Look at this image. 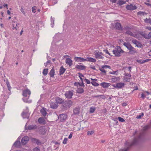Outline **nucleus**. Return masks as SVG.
<instances>
[{"mask_svg":"<svg viewBox=\"0 0 151 151\" xmlns=\"http://www.w3.org/2000/svg\"><path fill=\"white\" fill-rule=\"evenodd\" d=\"M75 68L77 69L80 70H83L86 68V66L81 65H77L76 66Z\"/></svg>","mask_w":151,"mask_h":151,"instance_id":"nucleus-14","label":"nucleus"},{"mask_svg":"<svg viewBox=\"0 0 151 151\" xmlns=\"http://www.w3.org/2000/svg\"><path fill=\"white\" fill-rule=\"evenodd\" d=\"M146 96V95H145V93H142L141 94V98L142 99H144L145 97Z\"/></svg>","mask_w":151,"mask_h":151,"instance_id":"nucleus-51","label":"nucleus"},{"mask_svg":"<svg viewBox=\"0 0 151 151\" xmlns=\"http://www.w3.org/2000/svg\"><path fill=\"white\" fill-rule=\"evenodd\" d=\"M6 83L8 88V90L10 91L11 89V87L9 84V82L8 81H6Z\"/></svg>","mask_w":151,"mask_h":151,"instance_id":"nucleus-38","label":"nucleus"},{"mask_svg":"<svg viewBox=\"0 0 151 151\" xmlns=\"http://www.w3.org/2000/svg\"><path fill=\"white\" fill-rule=\"evenodd\" d=\"M31 94L30 91L28 89H27L23 91L22 95L24 97L23 99L24 102L30 103L32 102V101L28 100V98Z\"/></svg>","mask_w":151,"mask_h":151,"instance_id":"nucleus-1","label":"nucleus"},{"mask_svg":"<svg viewBox=\"0 0 151 151\" xmlns=\"http://www.w3.org/2000/svg\"><path fill=\"white\" fill-rule=\"evenodd\" d=\"M36 6H34L32 8V12L33 13L36 12Z\"/></svg>","mask_w":151,"mask_h":151,"instance_id":"nucleus-50","label":"nucleus"},{"mask_svg":"<svg viewBox=\"0 0 151 151\" xmlns=\"http://www.w3.org/2000/svg\"><path fill=\"white\" fill-rule=\"evenodd\" d=\"M29 115L30 114L29 112V110L27 108H26L24 110L22 114V115L23 118L28 119Z\"/></svg>","mask_w":151,"mask_h":151,"instance_id":"nucleus-5","label":"nucleus"},{"mask_svg":"<svg viewBox=\"0 0 151 151\" xmlns=\"http://www.w3.org/2000/svg\"><path fill=\"white\" fill-rule=\"evenodd\" d=\"M36 128V127L35 125H30L28 126L27 129H35Z\"/></svg>","mask_w":151,"mask_h":151,"instance_id":"nucleus-33","label":"nucleus"},{"mask_svg":"<svg viewBox=\"0 0 151 151\" xmlns=\"http://www.w3.org/2000/svg\"><path fill=\"white\" fill-rule=\"evenodd\" d=\"M100 85L104 88H106L109 87L110 85L111 84L109 83L104 82L101 83Z\"/></svg>","mask_w":151,"mask_h":151,"instance_id":"nucleus-17","label":"nucleus"},{"mask_svg":"<svg viewBox=\"0 0 151 151\" xmlns=\"http://www.w3.org/2000/svg\"><path fill=\"white\" fill-rule=\"evenodd\" d=\"M32 141L36 143L38 145H40L41 144L39 140L37 139H32Z\"/></svg>","mask_w":151,"mask_h":151,"instance_id":"nucleus-30","label":"nucleus"},{"mask_svg":"<svg viewBox=\"0 0 151 151\" xmlns=\"http://www.w3.org/2000/svg\"><path fill=\"white\" fill-rule=\"evenodd\" d=\"M19 27V24L15 22H13L12 24V29L14 30H17Z\"/></svg>","mask_w":151,"mask_h":151,"instance_id":"nucleus-9","label":"nucleus"},{"mask_svg":"<svg viewBox=\"0 0 151 151\" xmlns=\"http://www.w3.org/2000/svg\"><path fill=\"white\" fill-rule=\"evenodd\" d=\"M94 55L95 58L97 59H103L104 58L103 53L99 51H96L94 52Z\"/></svg>","mask_w":151,"mask_h":151,"instance_id":"nucleus-4","label":"nucleus"},{"mask_svg":"<svg viewBox=\"0 0 151 151\" xmlns=\"http://www.w3.org/2000/svg\"><path fill=\"white\" fill-rule=\"evenodd\" d=\"M137 61L140 63H143V60H137Z\"/></svg>","mask_w":151,"mask_h":151,"instance_id":"nucleus-54","label":"nucleus"},{"mask_svg":"<svg viewBox=\"0 0 151 151\" xmlns=\"http://www.w3.org/2000/svg\"><path fill=\"white\" fill-rule=\"evenodd\" d=\"M58 106V104L55 103L54 99H52L50 103V107L52 108L55 109L57 108Z\"/></svg>","mask_w":151,"mask_h":151,"instance_id":"nucleus-7","label":"nucleus"},{"mask_svg":"<svg viewBox=\"0 0 151 151\" xmlns=\"http://www.w3.org/2000/svg\"><path fill=\"white\" fill-rule=\"evenodd\" d=\"M68 140V139L67 138H65L63 142V143L64 145L66 144Z\"/></svg>","mask_w":151,"mask_h":151,"instance_id":"nucleus-45","label":"nucleus"},{"mask_svg":"<svg viewBox=\"0 0 151 151\" xmlns=\"http://www.w3.org/2000/svg\"><path fill=\"white\" fill-rule=\"evenodd\" d=\"M144 92L145 93V95H146V96L151 94L150 93L147 91H145Z\"/></svg>","mask_w":151,"mask_h":151,"instance_id":"nucleus-60","label":"nucleus"},{"mask_svg":"<svg viewBox=\"0 0 151 151\" xmlns=\"http://www.w3.org/2000/svg\"><path fill=\"white\" fill-rule=\"evenodd\" d=\"M138 41H137L136 40H132V42L135 44V45L137 44V43L138 42Z\"/></svg>","mask_w":151,"mask_h":151,"instance_id":"nucleus-56","label":"nucleus"},{"mask_svg":"<svg viewBox=\"0 0 151 151\" xmlns=\"http://www.w3.org/2000/svg\"><path fill=\"white\" fill-rule=\"evenodd\" d=\"M79 112V109L78 108H75L73 110V113L75 114H78Z\"/></svg>","mask_w":151,"mask_h":151,"instance_id":"nucleus-32","label":"nucleus"},{"mask_svg":"<svg viewBox=\"0 0 151 151\" xmlns=\"http://www.w3.org/2000/svg\"><path fill=\"white\" fill-rule=\"evenodd\" d=\"M20 143L19 141H16L14 144V145L17 147H19L20 145Z\"/></svg>","mask_w":151,"mask_h":151,"instance_id":"nucleus-31","label":"nucleus"},{"mask_svg":"<svg viewBox=\"0 0 151 151\" xmlns=\"http://www.w3.org/2000/svg\"><path fill=\"white\" fill-rule=\"evenodd\" d=\"M74 60L75 61L77 62H84L86 61V58L85 59L83 58L76 57L74 58Z\"/></svg>","mask_w":151,"mask_h":151,"instance_id":"nucleus-8","label":"nucleus"},{"mask_svg":"<svg viewBox=\"0 0 151 151\" xmlns=\"http://www.w3.org/2000/svg\"><path fill=\"white\" fill-rule=\"evenodd\" d=\"M84 92V90L83 89L79 87L78 88L77 90V92L79 93H83Z\"/></svg>","mask_w":151,"mask_h":151,"instance_id":"nucleus-26","label":"nucleus"},{"mask_svg":"<svg viewBox=\"0 0 151 151\" xmlns=\"http://www.w3.org/2000/svg\"><path fill=\"white\" fill-rule=\"evenodd\" d=\"M65 63L69 66H71L72 64V60L69 58H68L66 59Z\"/></svg>","mask_w":151,"mask_h":151,"instance_id":"nucleus-23","label":"nucleus"},{"mask_svg":"<svg viewBox=\"0 0 151 151\" xmlns=\"http://www.w3.org/2000/svg\"><path fill=\"white\" fill-rule=\"evenodd\" d=\"M96 109V108L94 107H91L90 109V113H93L94 112Z\"/></svg>","mask_w":151,"mask_h":151,"instance_id":"nucleus-39","label":"nucleus"},{"mask_svg":"<svg viewBox=\"0 0 151 151\" xmlns=\"http://www.w3.org/2000/svg\"><path fill=\"white\" fill-rule=\"evenodd\" d=\"M131 80L130 78H128L127 76H125L124 79V81L126 82H129Z\"/></svg>","mask_w":151,"mask_h":151,"instance_id":"nucleus-36","label":"nucleus"},{"mask_svg":"<svg viewBox=\"0 0 151 151\" xmlns=\"http://www.w3.org/2000/svg\"><path fill=\"white\" fill-rule=\"evenodd\" d=\"M150 60L148 59H146V60H143V63H144L145 62H147Z\"/></svg>","mask_w":151,"mask_h":151,"instance_id":"nucleus-59","label":"nucleus"},{"mask_svg":"<svg viewBox=\"0 0 151 151\" xmlns=\"http://www.w3.org/2000/svg\"><path fill=\"white\" fill-rule=\"evenodd\" d=\"M118 119L119 121L121 122H123L125 121L124 120L123 118L120 117H118Z\"/></svg>","mask_w":151,"mask_h":151,"instance_id":"nucleus-49","label":"nucleus"},{"mask_svg":"<svg viewBox=\"0 0 151 151\" xmlns=\"http://www.w3.org/2000/svg\"><path fill=\"white\" fill-rule=\"evenodd\" d=\"M136 46L137 47L141 48L142 46V45L139 42H138L135 44Z\"/></svg>","mask_w":151,"mask_h":151,"instance_id":"nucleus-43","label":"nucleus"},{"mask_svg":"<svg viewBox=\"0 0 151 151\" xmlns=\"http://www.w3.org/2000/svg\"><path fill=\"white\" fill-rule=\"evenodd\" d=\"M103 51L105 52L106 54H108L109 55L111 56L110 53L107 50H103Z\"/></svg>","mask_w":151,"mask_h":151,"instance_id":"nucleus-53","label":"nucleus"},{"mask_svg":"<svg viewBox=\"0 0 151 151\" xmlns=\"http://www.w3.org/2000/svg\"><path fill=\"white\" fill-rule=\"evenodd\" d=\"M82 83H78V84L80 86H83V87H84V85L83 81H82Z\"/></svg>","mask_w":151,"mask_h":151,"instance_id":"nucleus-55","label":"nucleus"},{"mask_svg":"<svg viewBox=\"0 0 151 151\" xmlns=\"http://www.w3.org/2000/svg\"><path fill=\"white\" fill-rule=\"evenodd\" d=\"M125 29L127 30L126 33L131 36L137 37V35L136 34H133L129 30H128L129 29V28L128 27H126L125 28Z\"/></svg>","mask_w":151,"mask_h":151,"instance_id":"nucleus-10","label":"nucleus"},{"mask_svg":"<svg viewBox=\"0 0 151 151\" xmlns=\"http://www.w3.org/2000/svg\"><path fill=\"white\" fill-rule=\"evenodd\" d=\"M124 45L130 50V53H134L137 52L134 49L133 47H132L129 43L124 42Z\"/></svg>","mask_w":151,"mask_h":151,"instance_id":"nucleus-3","label":"nucleus"},{"mask_svg":"<svg viewBox=\"0 0 151 151\" xmlns=\"http://www.w3.org/2000/svg\"><path fill=\"white\" fill-rule=\"evenodd\" d=\"M83 79H84V80L86 82L87 84H89L91 83V82H90V81L86 79V78H84Z\"/></svg>","mask_w":151,"mask_h":151,"instance_id":"nucleus-52","label":"nucleus"},{"mask_svg":"<svg viewBox=\"0 0 151 151\" xmlns=\"http://www.w3.org/2000/svg\"><path fill=\"white\" fill-rule=\"evenodd\" d=\"M73 95V91H66L65 94V95L66 98L68 99H70L72 98Z\"/></svg>","mask_w":151,"mask_h":151,"instance_id":"nucleus-6","label":"nucleus"},{"mask_svg":"<svg viewBox=\"0 0 151 151\" xmlns=\"http://www.w3.org/2000/svg\"><path fill=\"white\" fill-rule=\"evenodd\" d=\"M141 35H142L145 38L147 39H149L151 38V32H150L147 35L142 33H141Z\"/></svg>","mask_w":151,"mask_h":151,"instance_id":"nucleus-16","label":"nucleus"},{"mask_svg":"<svg viewBox=\"0 0 151 151\" xmlns=\"http://www.w3.org/2000/svg\"><path fill=\"white\" fill-rule=\"evenodd\" d=\"M65 69L63 66H61L60 70V75L63 74L65 72Z\"/></svg>","mask_w":151,"mask_h":151,"instance_id":"nucleus-25","label":"nucleus"},{"mask_svg":"<svg viewBox=\"0 0 151 151\" xmlns=\"http://www.w3.org/2000/svg\"><path fill=\"white\" fill-rule=\"evenodd\" d=\"M126 8L127 9L129 10H134L137 9V7L135 5L132 4L127 5Z\"/></svg>","mask_w":151,"mask_h":151,"instance_id":"nucleus-11","label":"nucleus"},{"mask_svg":"<svg viewBox=\"0 0 151 151\" xmlns=\"http://www.w3.org/2000/svg\"><path fill=\"white\" fill-rule=\"evenodd\" d=\"M99 70L102 73H106V71L105 70V69L103 68L102 66H101V67L99 68Z\"/></svg>","mask_w":151,"mask_h":151,"instance_id":"nucleus-44","label":"nucleus"},{"mask_svg":"<svg viewBox=\"0 0 151 151\" xmlns=\"http://www.w3.org/2000/svg\"><path fill=\"white\" fill-rule=\"evenodd\" d=\"M39 123L41 124H45V120L43 118L40 117L38 119Z\"/></svg>","mask_w":151,"mask_h":151,"instance_id":"nucleus-20","label":"nucleus"},{"mask_svg":"<svg viewBox=\"0 0 151 151\" xmlns=\"http://www.w3.org/2000/svg\"><path fill=\"white\" fill-rule=\"evenodd\" d=\"M118 77H115L110 79V80L111 82L114 83L118 81Z\"/></svg>","mask_w":151,"mask_h":151,"instance_id":"nucleus-27","label":"nucleus"},{"mask_svg":"<svg viewBox=\"0 0 151 151\" xmlns=\"http://www.w3.org/2000/svg\"><path fill=\"white\" fill-rule=\"evenodd\" d=\"M126 1L123 0H119L117 2V4L119 5H122L125 3Z\"/></svg>","mask_w":151,"mask_h":151,"instance_id":"nucleus-28","label":"nucleus"},{"mask_svg":"<svg viewBox=\"0 0 151 151\" xmlns=\"http://www.w3.org/2000/svg\"><path fill=\"white\" fill-rule=\"evenodd\" d=\"M146 28L150 30H151V27H147Z\"/></svg>","mask_w":151,"mask_h":151,"instance_id":"nucleus-64","label":"nucleus"},{"mask_svg":"<svg viewBox=\"0 0 151 151\" xmlns=\"http://www.w3.org/2000/svg\"><path fill=\"white\" fill-rule=\"evenodd\" d=\"M115 27L116 28L118 29L121 30L122 29L120 24L119 22H116L115 23Z\"/></svg>","mask_w":151,"mask_h":151,"instance_id":"nucleus-22","label":"nucleus"},{"mask_svg":"<svg viewBox=\"0 0 151 151\" xmlns=\"http://www.w3.org/2000/svg\"><path fill=\"white\" fill-rule=\"evenodd\" d=\"M144 3L146 5L150 6V7L151 8V4H150L149 3H147V2H145Z\"/></svg>","mask_w":151,"mask_h":151,"instance_id":"nucleus-58","label":"nucleus"},{"mask_svg":"<svg viewBox=\"0 0 151 151\" xmlns=\"http://www.w3.org/2000/svg\"><path fill=\"white\" fill-rule=\"evenodd\" d=\"M116 73V71H113L112 72H109V73L110 74H115V73Z\"/></svg>","mask_w":151,"mask_h":151,"instance_id":"nucleus-61","label":"nucleus"},{"mask_svg":"<svg viewBox=\"0 0 151 151\" xmlns=\"http://www.w3.org/2000/svg\"><path fill=\"white\" fill-rule=\"evenodd\" d=\"M94 131L93 130L91 131H88L87 132V135H91L93 134L94 133Z\"/></svg>","mask_w":151,"mask_h":151,"instance_id":"nucleus-37","label":"nucleus"},{"mask_svg":"<svg viewBox=\"0 0 151 151\" xmlns=\"http://www.w3.org/2000/svg\"><path fill=\"white\" fill-rule=\"evenodd\" d=\"M42 130L43 131V132H42L41 133L42 134H45L46 133V129H45L43 128H42Z\"/></svg>","mask_w":151,"mask_h":151,"instance_id":"nucleus-57","label":"nucleus"},{"mask_svg":"<svg viewBox=\"0 0 151 151\" xmlns=\"http://www.w3.org/2000/svg\"><path fill=\"white\" fill-rule=\"evenodd\" d=\"M29 140V137L27 136H25L22 138L21 142L23 144L25 145L27 142Z\"/></svg>","mask_w":151,"mask_h":151,"instance_id":"nucleus-13","label":"nucleus"},{"mask_svg":"<svg viewBox=\"0 0 151 151\" xmlns=\"http://www.w3.org/2000/svg\"><path fill=\"white\" fill-rule=\"evenodd\" d=\"M65 104L66 107L69 108L72 105L73 102L71 101L70 100L66 101Z\"/></svg>","mask_w":151,"mask_h":151,"instance_id":"nucleus-21","label":"nucleus"},{"mask_svg":"<svg viewBox=\"0 0 151 151\" xmlns=\"http://www.w3.org/2000/svg\"><path fill=\"white\" fill-rule=\"evenodd\" d=\"M55 74V70L53 68L51 70H50L49 74L50 76L51 77H53Z\"/></svg>","mask_w":151,"mask_h":151,"instance_id":"nucleus-29","label":"nucleus"},{"mask_svg":"<svg viewBox=\"0 0 151 151\" xmlns=\"http://www.w3.org/2000/svg\"><path fill=\"white\" fill-rule=\"evenodd\" d=\"M54 99L55 100V103H57L58 105L59 104H62L64 101V100L59 97L55 98Z\"/></svg>","mask_w":151,"mask_h":151,"instance_id":"nucleus-12","label":"nucleus"},{"mask_svg":"<svg viewBox=\"0 0 151 151\" xmlns=\"http://www.w3.org/2000/svg\"><path fill=\"white\" fill-rule=\"evenodd\" d=\"M33 150L34 151H40V148L39 147H37L33 148Z\"/></svg>","mask_w":151,"mask_h":151,"instance_id":"nucleus-46","label":"nucleus"},{"mask_svg":"<svg viewBox=\"0 0 151 151\" xmlns=\"http://www.w3.org/2000/svg\"><path fill=\"white\" fill-rule=\"evenodd\" d=\"M112 52L113 54L115 56L118 57L120 56L121 54L123 53L124 52L119 46L116 47L115 49L113 50Z\"/></svg>","mask_w":151,"mask_h":151,"instance_id":"nucleus-2","label":"nucleus"},{"mask_svg":"<svg viewBox=\"0 0 151 151\" xmlns=\"http://www.w3.org/2000/svg\"><path fill=\"white\" fill-rule=\"evenodd\" d=\"M124 83L120 82L116 83V88H120L124 87Z\"/></svg>","mask_w":151,"mask_h":151,"instance_id":"nucleus-18","label":"nucleus"},{"mask_svg":"<svg viewBox=\"0 0 151 151\" xmlns=\"http://www.w3.org/2000/svg\"><path fill=\"white\" fill-rule=\"evenodd\" d=\"M144 21L146 23H149L151 24V18H146L144 19Z\"/></svg>","mask_w":151,"mask_h":151,"instance_id":"nucleus-34","label":"nucleus"},{"mask_svg":"<svg viewBox=\"0 0 151 151\" xmlns=\"http://www.w3.org/2000/svg\"><path fill=\"white\" fill-rule=\"evenodd\" d=\"M118 0H110L111 2L112 3H115Z\"/></svg>","mask_w":151,"mask_h":151,"instance_id":"nucleus-62","label":"nucleus"},{"mask_svg":"<svg viewBox=\"0 0 151 151\" xmlns=\"http://www.w3.org/2000/svg\"><path fill=\"white\" fill-rule=\"evenodd\" d=\"M104 69H106L107 68H109V69H111V67L110 66L107 65H104L101 66Z\"/></svg>","mask_w":151,"mask_h":151,"instance_id":"nucleus-48","label":"nucleus"},{"mask_svg":"<svg viewBox=\"0 0 151 151\" xmlns=\"http://www.w3.org/2000/svg\"><path fill=\"white\" fill-rule=\"evenodd\" d=\"M67 116L65 114H61L60 116V120L61 122H63L67 118Z\"/></svg>","mask_w":151,"mask_h":151,"instance_id":"nucleus-15","label":"nucleus"},{"mask_svg":"<svg viewBox=\"0 0 151 151\" xmlns=\"http://www.w3.org/2000/svg\"><path fill=\"white\" fill-rule=\"evenodd\" d=\"M40 112L41 114L44 116H45L47 114V113L46 111V109L44 108H42L40 110Z\"/></svg>","mask_w":151,"mask_h":151,"instance_id":"nucleus-19","label":"nucleus"},{"mask_svg":"<svg viewBox=\"0 0 151 151\" xmlns=\"http://www.w3.org/2000/svg\"><path fill=\"white\" fill-rule=\"evenodd\" d=\"M48 73V69H44L43 70V74L45 76Z\"/></svg>","mask_w":151,"mask_h":151,"instance_id":"nucleus-42","label":"nucleus"},{"mask_svg":"<svg viewBox=\"0 0 151 151\" xmlns=\"http://www.w3.org/2000/svg\"><path fill=\"white\" fill-rule=\"evenodd\" d=\"M138 14L139 15H146L147 14L145 13L141 12H139L138 13Z\"/></svg>","mask_w":151,"mask_h":151,"instance_id":"nucleus-47","label":"nucleus"},{"mask_svg":"<svg viewBox=\"0 0 151 151\" xmlns=\"http://www.w3.org/2000/svg\"><path fill=\"white\" fill-rule=\"evenodd\" d=\"M86 61H88L92 62L94 63L96 61V60L91 57H87L86 58Z\"/></svg>","mask_w":151,"mask_h":151,"instance_id":"nucleus-24","label":"nucleus"},{"mask_svg":"<svg viewBox=\"0 0 151 151\" xmlns=\"http://www.w3.org/2000/svg\"><path fill=\"white\" fill-rule=\"evenodd\" d=\"M91 83L94 86H98L99 84L95 81H93L91 82Z\"/></svg>","mask_w":151,"mask_h":151,"instance_id":"nucleus-35","label":"nucleus"},{"mask_svg":"<svg viewBox=\"0 0 151 151\" xmlns=\"http://www.w3.org/2000/svg\"><path fill=\"white\" fill-rule=\"evenodd\" d=\"M20 11L24 15H25V14L26 12L25 11L24 9V7L23 6H22L21 7Z\"/></svg>","mask_w":151,"mask_h":151,"instance_id":"nucleus-41","label":"nucleus"},{"mask_svg":"<svg viewBox=\"0 0 151 151\" xmlns=\"http://www.w3.org/2000/svg\"><path fill=\"white\" fill-rule=\"evenodd\" d=\"M128 149V148L125 149H124L120 150L119 151H127Z\"/></svg>","mask_w":151,"mask_h":151,"instance_id":"nucleus-63","label":"nucleus"},{"mask_svg":"<svg viewBox=\"0 0 151 151\" xmlns=\"http://www.w3.org/2000/svg\"><path fill=\"white\" fill-rule=\"evenodd\" d=\"M79 74V77L80 78L81 80L82 81H83V80H84V79H83L84 78H83V77L84 78V76L81 74L80 73H78Z\"/></svg>","mask_w":151,"mask_h":151,"instance_id":"nucleus-40","label":"nucleus"}]
</instances>
